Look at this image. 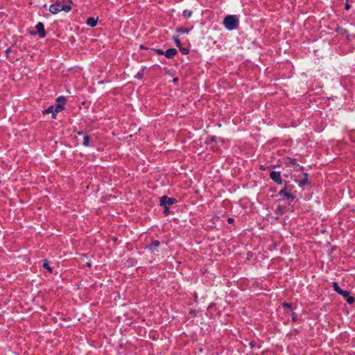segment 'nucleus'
I'll return each mask as SVG.
<instances>
[{
	"label": "nucleus",
	"instance_id": "obj_2",
	"mask_svg": "<svg viewBox=\"0 0 355 355\" xmlns=\"http://www.w3.org/2000/svg\"><path fill=\"white\" fill-rule=\"evenodd\" d=\"M239 24V20L235 15H227L223 19V25L228 31L236 29Z\"/></svg>",
	"mask_w": 355,
	"mask_h": 355
},
{
	"label": "nucleus",
	"instance_id": "obj_13",
	"mask_svg": "<svg viewBox=\"0 0 355 355\" xmlns=\"http://www.w3.org/2000/svg\"><path fill=\"white\" fill-rule=\"evenodd\" d=\"M190 31L189 28L180 27L177 29V32L179 33H188Z\"/></svg>",
	"mask_w": 355,
	"mask_h": 355
},
{
	"label": "nucleus",
	"instance_id": "obj_20",
	"mask_svg": "<svg viewBox=\"0 0 355 355\" xmlns=\"http://www.w3.org/2000/svg\"><path fill=\"white\" fill-rule=\"evenodd\" d=\"M179 49L180 51V52L184 55H187L189 53V51L188 49L187 48H183L182 46L179 47Z\"/></svg>",
	"mask_w": 355,
	"mask_h": 355
},
{
	"label": "nucleus",
	"instance_id": "obj_28",
	"mask_svg": "<svg viewBox=\"0 0 355 355\" xmlns=\"http://www.w3.org/2000/svg\"><path fill=\"white\" fill-rule=\"evenodd\" d=\"M345 8L348 10L349 8V5L348 3H346Z\"/></svg>",
	"mask_w": 355,
	"mask_h": 355
},
{
	"label": "nucleus",
	"instance_id": "obj_14",
	"mask_svg": "<svg viewBox=\"0 0 355 355\" xmlns=\"http://www.w3.org/2000/svg\"><path fill=\"white\" fill-rule=\"evenodd\" d=\"M192 14H193V12H192L191 10H184L183 11L182 15H183L184 17H185L189 18V17H191Z\"/></svg>",
	"mask_w": 355,
	"mask_h": 355
},
{
	"label": "nucleus",
	"instance_id": "obj_10",
	"mask_svg": "<svg viewBox=\"0 0 355 355\" xmlns=\"http://www.w3.org/2000/svg\"><path fill=\"white\" fill-rule=\"evenodd\" d=\"M279 196H284L286 197L287 199H294V197L293 196L292 193H289V192H287L286 190H281L279 192Z\"/></svg>",
	"mask_w": 355,
	"mask_h": 355
},
{
	"label": "nucleus",
	"instance_id": "obj_21",
	"mask_svg": "<svg viewBox=\"0 0 355 355\" xmlns=\"http://www.w3.org/2000/svg\"><path fill=\"white\" fill-rule=\"evenodd\" d=\"M173 40H174V42L175 43V45L179 48L181 46V42L180 40L178 39V37H173Z\"/></svg>",
	"mask_w": 355,
	"mask_h": 355
},
{
	"label": "nucleus",
	"instance_id": "obj_30",
	"mask_svg": "<svg viewBox=\"0 0 355 355\" xmlns=\"http://www.w3.org/2000/svg\"><path fill=\"white\" fill-rule=\"evenodd\" d=\"M78 135H84L83 132H78Z\"/></svg>",
	"mask_w": 355,
	"mask_h": 355
},
{
	"label": "nucleus",
	"instance_id": "obj_5",
	"mask_svg": "<svg viewBox=\"0 0 355 355\" xmlns=\"http://www.w3.org/2000/svg\"><path fill=\"white\" fill-rule=\"evenodd\" d=\"M35 28H36L37 31L36 32H35V31L31 32V35H35L37 33L39 34V36L41 38H43V37H44L46 36V32H45V30H44V24L42 22H40V21L38 22L36 24Z\"/></svg>",
	"mask_w": 355,
	"mask_h": 355
},
{
	"label": "nucleus",
	"instance_id": "obj_31",
	"mask_svg": "<svg viewBox=\"0 0 355 355\" xmlns=\"http://www.w3.org/2000/svg\"><path fill=\"white\" fill-rule=\"evenodd\" d=\"M87 265L88 266H91V264H90L89 263H87Z\"/></svg>",
	"mask_w": 355,
	"mask_h": 355
},
{
	"label": "nucleus",
	"instance_id": "obj_3",
	"mask_svg": "<svg viewBox=\"0 0 355 355\" xmlns=\"http://www.w3.org/2000/svg\"><path fill=\"white\" fill-rule=\"evenodd\" d=\"M178 202V200L174 198H169L167 196H163L160 198L159 205L162 207H168Z\"/></svg>",
	"mask_w": 355,
	"mask_h": 355
},
{
	"label": "nucleus",
	"instance_id": "obj_8",
	"mask_svg": "<svg viewBox=\"0 0 355 355\" xmlns=\"http://www.w3.org/2000/svg\"><path fill=\"white\" fill-rule=\"evenodd\" d=\"M178 53L177 49L174 48L168 49L164 52V55L168 58H173Z\"/></svg>",
	"mask_w": 355,
	"mask_h": 355
},
{
	"label": "nucleus",
	"instance_id": "obj_27",
	"mask_svg": "<svg viewBox=\"0 0 355 355\" xmlns=\"http://www.w3.org/2000/svg\"><path fill=\"white\" fill-rule=\"evenodd\" d=\"M233 221H234V218H229L227 219V222H228L229 223H233Z\"/></svg>",
	"mask_w": 355,
	"mask_h": 355
},
{
	"label": "nucleus",
	"instance_id": "obj_1",
	"mask_svg": "<svg viewBox=\"0 0 355 355\" xmlns=\"http://www.w3.org/2000/svg\"><path fill=\"white\" fill-rule=\"evenodd\" d=\"M70 0H57L49 7V11L52 14H57L60 11L69 12L71 10Z\"/></svg>",
	"mask_w": 355,
	"mask_h": 355
},
{
	"label": "nucleus",
	"instance_id": "obj_11",
	"mask_svg": "<svg viewBox=\"0 0 355 355\" xmlns=\"http://www.w3.org/2000/svg\"><path fill=\"white\" fill-rule=\"evenodd\" d=\"M55 106L51 105L48 109L45 110L44 112L45 114L52 113V114H53L52 117L55 118L56 114L58 113V112H55Z\"/></svg>",
	"mask_w": 355,
	"mask_h": 355
},
{
	"label": "nucleus",
	"instance_id": "obj_6",
	"mask_svg": "<svg viewBox=\"0 0 355 355\" xmlns=\"http://www.w3.org/2000/svg\"><path fill=\"white\" fill-rule=\"evenodd\" d=\"M270 178L277 184H282V179L281 176V173L279 171H272L270 173Z\"/></svg>",
	"mask_w": 355,
	"mask_h": 355
},
{
	"label": "nucleus",
	"instance_id": "obj_9",
	"mask_svg": "<svg viewBox=\"0 0 355 355\" xmlns=\"http://www.w3.org/2000/svg\"><path fill=\"white\" fill-rule=\"evenodd\" d=\"M97 21L98 19H96L94 17H89L86 21V24L90 27H94L96 26Z\"/></svg>",
	"mask_w": 355,
	"mask_h": 355
},
{
	"label": "nucleus",
	"instance_id": "obj_23",
	"mask_svg": "<svg viewBox=\"0 0 355 355\" xmlns=\"http://www.w3.org/2000/svg\"><path fill=\"white\" fill-rule=\"evenodd\" d=\"M164 214L165 216H167L169 212H170V209H169V207H164Z\"/></svg>",
	"mask_w": 355,
	"mask_h": 355
},
{
	"label": "nucleus",
	"instance_id": "obj_7",
	"mask_svg": "<svg viewBox=\"0 0 355 355\" xmlns=\"http://www.w3.org/2000/svg\"><path fill=\"white\" fill-rule=\"evenodd\" d=\"M160 243L157 240L153 241L150 245H148L147 248L151 252L157 250L159 247Z\"/></svg>",
	"mask_w": 355,
	"mask_h": 355
},
{
	"label": "nucleus",
	"instance_id": "obj_12",
	"mask_svg": "<svg viewBox=\"0 0 355 355\" xmlns=\"http://www.w3.org/2000/svg\"><path fill=\"white\" fill-rule=\"evenodd\" d=\"M91 137L87 134H85L83 137V145L85 147H87L89 146V140Z\"/></svg>",
	"mask_w": 355,
	"mask_h": 355
},
{
	"label": "nucleus",
	"instance_id": "obj_17",
	"mask_svg": "<svg viewBox=\"0 0 355 355\" xmlns=\"http://www.w3.org/2000/svg\"><path fill=\"white\" fill-rule=\"evenodd\" d=\"M43 267L44 268L47 269L50 272L52 271V268L49 266V262H48V261L46 259L44 260Z\"/></svg>",
	"mask_w": 355,
	"mask_h": 355
},
{
	"label": "nucleus",
	"instance_id": "obj_26",
	"mask_svg": "<svg viewBox=\"0 0 355 355\" xmlns=\"http://www.w3.org/2000/svg\"><path fill=\"white\" fill-rule=\"evenodd\" d=\"M284 307L290 309V308H291V304H288V303H285V304H284Z\"/></svg>",
	"mask_w": 355,
	"mask_h": 355
},
{
	"label": "nucleus",
	"instance_id": "obj_24",
	"mask_svg": "<svg viewBox=\"0 0 355 355\" xmlns=\"http://www.w3.org/2000/svg\"><path fill=\"white\" fill-rule=\"evenodd\" d=\"M142 76H143V73H142V72H141V73H138L135 76V77H136V78H142Z\"/></svg>",
	"mask_w": 355,
	"mask_h": 355
},
{
	"label": "nucleus",
	"instance_id": "obj_25",
	"mask_svg": "<svg viewBox=\"0 0 355 355\" xmlns=\"http://www.w3.org/2000/svg\"><path fill=\"white\" fill-rule=\"evenodd\" d=\"M296 320H297V316H296L295 313H292V320L293 321H296Z\"/></svg>",
	"mask_w": 355,
	"mask_h": 355
},
{
	"label": "nucleus",
	"instance_id": "obj_29",
	"mask_svg": "<svg viewBox=\"0 0 355 355\" xmlns=\"http://www.w3.org/2000/svg\"><path fill=\"white\" fill-rule=\"evenodd\" d=\"M211 141H215V137H214V136H212V137H211Z\"/></svg>",
	"mask_w": 355,
	"mask_h": 355
},
{
	"label": "nucleus",
	"instance_id": "obj_22",
	"mask_svg": "<svg viewBox=\"0 0 355 355\" xmlns=\"http://www.w3.org/2000/svg\"><path fill=\"white\" fill-rule=\"evenodd\" d=\"M154 51L158 54V55H164V51L159 49H155Z\"/></svg>",
	"mask_w": 355,
	"mask_h": 355
},
{
	"label": "nucleus",
	"instance_id": "obj_19",
	"mask_svg": "<svg viewBox=\"0 0 355 355\" xmlns=\"http://www.w3.org/2000/svg\"><path fill=\"white\" fill-rule=\"evenodd\" d=\"M346 300L348 304H353L355 301V299L354 297L352 296H350L349 295L347 298H346Z\"/></svg>",
	"mask_w": 355,
	"mask_h": 355
},
{
	"label": "nucleus",
	"instance_id": "obj_16",
	"mask_svg": "<svg viewBox=\"0 0 355 355\" xmlns=\"http://www.w3.org/2000/svg\"><path fill=\"white\" fill-rule=\"evenodd\" d=\"M304 176H305L304 179V180H301V181L300 182V183H299V184H300V186H302V185H304V184H308V178H307V177H308V175H307V173H304Z\"/></svg>",
	"mask_w": 355,
	"mask_h": 355
},
{
	"label": "nucleus",
	"instance_id": "obj_4",
	"mask_svg": "<svg viewBox=\"0 0 355 355\" xmlns=\"http://www.w3.org/2000/svg\"><path fill=\"white\" fill-rule=\"evenodd\" d=\"M66 103V98L63 96H60L56 99V103L55 105V112H59L64 110V105Z\"/></svg>",
	"mask_w": 355,
	"mask_h": 355
},
{
	"label": "nucleus",
	"instance_id": "obj_15",
	"mask_svg": "<svg viewBox=\"0 0 355 355\" xmlns=\"http://www.w3.org/2000/svg\"><path fill=\"white\" fill-rule=\"evenodd\" d=\"M332 287H333L334 290L336 293H338L340 292V291L341 290V289L340 288L339 286H338V284L337 282H334L332 283Z\"/></svg>",
	"mask_w": 355,
	"mask_h": 355
},
{
	"label": "nucleus",
	"instance_id": "obj_18",
	"mask_svg": "<svg viewBox=\"0 0 355 355\" xmlns=\"http://www.w3.org/2000/svg\"><path fill=\"white\" fill-rule=\"evenodd\" d=\"M338 294L341 295L344 297L347 298L349 295V292L347 291H343L342 289L340 291Z\"/></svg>",
	"mask_w": 355,
	"mask_h": 355
}]
</instances>
